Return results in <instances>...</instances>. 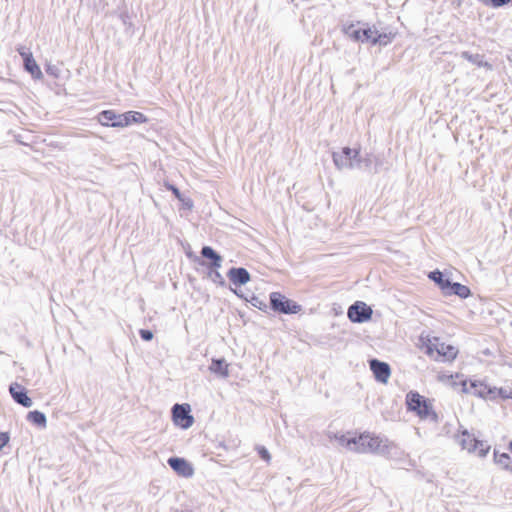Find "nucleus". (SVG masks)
I'll list each match as a JSON object with an SVG mask.
<instances>
[{
	"instance_id": "21",
	"label": "nucleus",
	"mask_w": 512,
	"mask_h": 512,
	"mask_svg": "<svg viewBox=\"0 0 512 512\" xmlns=\"http://www.w3.org/2000/svg\"><path fill=\"white\" fill-rule=\"evenodd\" d=\"M333 437L338 441L340 445L345 446L348 450L354 452L353 446H357L358 437L349 438L347 435L344 434H334Z\"/></svg>"
},
{
	"instance_id": "29",
	"label": "nucleus",
	"mask_w": 512,
	"mask_h": 512,
	"mask_svg": "<svg viewBox=\"0 0 512 512\" xmlns=\"http://www.w3.org/2000/svg\"><path fill=\"white\" fill-rule=\"evenodd\" d=\"M60 72L61 70L57 65L48 64L46 67V73L54 79H57L59 77Z\"/></svg>"
},
{
	"instance_id": "30",
	"label": "nucleus",
	"mask_w": 512,
	"mask_h": 512,
	"mask_svg": "<svg viewBox=\"0 0 512 512\" xmlns=\"http://www.w3.org/2000/svg\"><path fill=\"white\" fill-rule=\"evenodd\" d=\"M34 424L43 428L46 426V417L42 412L34 410Z\"/></svg>"
},
{
	"instance_id": "13",
	"label": "nucleus",
	"mask_w": 512,
	"mask_h": 512,
	"mask_svg": "<svg viewBox=\"0 0 512 512\" xmlns=\"http://www.w3.org/2000/svg\"><path fill=\"white\" fill-rule=\"evenodd\" d=\"M351 153L352 149L349 147L343 148L341 152H333L332 158L337 169H349V166H352L350 162Z\"/></svg>"
},
{
	"instance_id": "2",
	"label": "nucleus",
	"mask_w": 512,
	"mask_h": 512,
	"mask_svg": "<svg viewBox=\"0 0 512 512\" xmlns=\"http://www.w3.org/2000/svg\"><path fill=\"white\" fill-rule=\"evenodd\" d=\"M456 442L461 446L463 450L469 453H475L479 457H485L490 450V446L484 441L478 440L473 434L467 430H463L456 434Z\"/></svg>"
},
{
	"instance_id": "8",
	"label": "nucleus",
	"mask_w": 512,
	"mask_h": 512,
	"mask_svg": "<svg viewBox=\"0 0 512 512\" xmlns=\"http://www.w3.org/2000/svg\"><path fill=\"white\" fill-rule=\"evenodd\" d=\"M462 391L467 394H471L474 396L486 398L492 396L494 394V390L492 388H489L486 384L481 382H470L467 383V381L462 380L461 381Z\"/></svg>"
},
{
	"instance_id": "42",
	"label": "nucleus",
	"mask_w": 512,
	"mask_h": 512,
	"mask_svg": "<svg viewBox=\"0 0 512 512\" xmlns=\"http://www.w3.org/2000/svg\"><path fill=\"white\" fill-rule=\"evenodd\" d=\"M509 449L512 452V441L509 443Z\"/></svg>"
},
{
	"instance_id": "10",
	"label": "nucleus",
	"mask_w": 512,
	"mask_h": 512,
	"mask_svg": "<svg viewBox=\"0 0 512 512\" xmlns=\"http://www.w3.org/2000/svg\"><path fill=\"white\" fill-rule=\"evenodd\" d=\"M370 369L377 381L387 383L391 374L390 366L386 362L377 359L370 360Z\"/></svg>"
},
{
	"instance_id": "16",
	"label": "nucleus",
	"mask_w": 512,
	"mask_h": 512,
	"mask_svg": "<svg viewBox=\"0 0 512 512\" xmlns=\"http://www.w3.org/2000/svg\"><path fill=\"white\" fill-rule=\"evenodd\" d=\"M228 367L229 365L224 359H212L209 370L220 377L227 378L229 376Z\"/></svg>"
},
{
	"instance_id": "14",
	"label": "nucleus",
	"mask_w": 512,
	"mask_h": 512,
	"mask_svg": "<svg viewBox=\"0 0 512 512\" xmlns=\"http://www.w3.org/2000/svg\"><path fill=\"white\" fill-rule=\"evenodd\" d=\"M349 169L370 170L372 161L369 157H361L359 150L352 149Z\"/></svg>"
},
{
	"instance_id": "19",
	"label": "nucleus",
	"mask_w": 512,
	"mask_h": 512,
	"mask_svg": "<svg viewBox=\"0 0 512 512\" xmlns=\"http://www.w3.org/2000/svg\"><path fill=\"white\" fill-rule=\"evenodd\" d=\"M17 50L23 59L24 69L28 73L32 74V52L30 48L20 46Z\"/></svg>"
},
{
	"instance_id": "22",
	"label": "nucleus",
	"mask_w": 512,
	"mask_h": 512,
	"mask_svg": "<svg viewBox=\"0 0 512 512\" xmlns=\"http://www.w3.org/2000/svg\"><path fill=\"white\" fill-rule=\"evenodd\" d=\"M429 277L434 280L440 288L443 290L444 293H450L448 291L449 287H446V281H450L449 279H444L443 274L440 271H434L431 272Z\"/></svg>"
},
{
	"instance_id": "4",
	"label": "nucleus",
	"mask_w": 512,
	"mask_h": 512,
	"mask_svg": "<svg viewBox=\"0 0 512 512\" xmlns=\"http://www.w3.org/2000/svg\"><path fill=\"white\" fill-rule=\"evenodd\" d=\"M271 308L283 314H297L301 311V306L296 302L289 300L279 292H272L270 294Z\"/></svg>"
},
{
	"instance_id": "32",
	"label": "nucleus",
	"mask_w": 512,
	"mask_h": 512,
	"mask_svg": "<svg viewBox=\"0 0 512 512\" xmlns=\"http://www.w3.org/2000/svg\"><path fill=\"white\" fill-rule=\"evenodd\" d=\"M9 439L8 432H0V451L8 444Z\"/></svg>"
},
{
	"instance_id": "6",
	"label": "nucleus",
	"mask_w": 512,
	"mask_h": 512,
	"mask_svg": "<svg viewBox=\"0 0 512 512\" xmlns=\"http://www.w3.org/2000/svg\"><path fill=\"white\" fill-rule=\"evenodd\" d=\"M172 416L175 424L183 429L190 428L194 423V418L190 415V406L187 404H175L172 408Z\"/></svg>"
},
{
	"instance_id": "41",
	"label": "nucleus",
	"mask_w": 512,
	"mask_h": 512,
	"mask_svg": "<svg viewBox=\"0 0 512 512\" xmlns=\"http://www.w3.org/2000/svg\"><path fill=\"white\" fill-rule=\"evenodd\" d=\"M508 471L512 473V463H510L509 467L507 468Z\"/></svg>"
},
{
	"instance_id": "5",
	"label": "nucleus",
	"mask_w": 512,
	"mask_h": 512,
	"mask_svg": "<svg viewBox=\"0 0 512 512\" xmlns=\"http://www.w3.org/2000/svg\"><path fill=\"white\" fill-rule=\"evenodd\" d=\"M433 351H436L439 357L444 361H451L456 358L458 354V349L450 344H446L444 342H440L438 338H435L433 342L427 346V352L432 354Z\"/></svg>"
},
{
	"instance_id": "33",
	"label": "nucleus",
	"mask_w": 512,
	"mask_h": 512,
	"mask_svg": "<svg viewBox=\"0 0 512 512\" xmlns=\"http://www.w3.org/2000/svg\"><path fill=\"white\" fill-rule=\"evenodd\" d=\"M210 277L214 282L219 283V284H224V279H223L222 275L217 270L212 271L210 273Z\"/></svg>"
},
{
	"instance_id": "35",
	"label": "nucleus",
	"mask_w": 512,
	"mask_h": 512,
	"mask_svg": "<svg viewBox=\"0 0 512 512\" xmlns=\"http://www.w3.org/2000/svg\"><path fill=\"white\" fill-rule=\"evenodd\" d=\"M140 336L145 341H150L153 339V333L150 330L141 329Z\"/></svg>"
},
{
	"instance_id": "39",
	"label": "nucleus",
	"mask_w": 512,
	"mask_h": 512,
	"mask_svg": "<svg viewBox=\"0 0 512 512\" xmlns=\"http://www.w3.org/2000/svg\"><path fill=\"white\" fill-rule=\"evenodd\" d=\"M32 418H33V415H32V411H29L26 415V419L30 422H32Z\"/></svg>"
},
{
	"instance_id": "3",
	"label": "nucleus",
	"mask_w": 512,
	"mask_h": 512,
	"mask_svg": "<svg viewBox=\"0 0 512 512\" xmlns=\"http://www.w3.org/2000/svg\"><path fill=\"white\" fill-rule=\"evenodd\" d=\"M406 403L408 409L416 412L421 419L431 418L433 421L437 420L436 413L431 410V406L419 393L409 392L406 396Z\"/></svg>"
},
{
	"instance_id": "12",
	"label": "nucleus",
	"mask_w": 512,
	"mask_h": 512,
	"mask_svg": "<svg viewBox=\"0 0 512 512\" xmlns=\"http://www.w3.org/2000/svg\"><path fill=\"white\" fill-rule=\"evenodd\" d=\"M9 391L16 403L24 407H30L32 405V399L27 395V391L22 385L16 382L12 383L9 387Z\"/></svg>"
},
{
	"instance_id": "11",
	"label": "nucleus",
	"mask_w": 512,
	"mask_h": 512,
	"mask_svg": "<svg viewBox=\"0 0 512 512\" xmlns=\"http://www.w3.org/2000/svg\"><path fill=\"white\" fill-rule=\"evenodd\" d=\"M123 119L124 113L118 114L114 110H104L98 115V121L103 126L123 128V125H120V122H123Z\"/></svg>"
},
{
	"instance_id": "36",
	"label": "nucleus",
	"mask_w": 512,
	"mask_h": 512,
	"mask_svg": "<svg viewBox=\"0 0 512 512\" xmlns=\"http://www.w3.org/2000/svg\"><path fill=\"white\" fill-rule=\"evenodd\" d=\"M251 302L253 306L258 307L259 309L266 308V304L263 303L258 297H253Z\"/></svg>"
},
{
	"instance_id": "25",
	"label": "nucleus",
	"mask_w": 512,
	"mask_h": 512,
	"mask_svg": "<svg viewBox=\"0 0 512 512\" xmlns=\"http://www.w3.org/2000/svg\"><path fill=\"white\" fill-rule=\"evenodd\" d=\"M201 255L204 257V258H207V259H210V260H217V261H222V257L216 253L214 251V249H212L211 247L209 246H204L201 250Z\"/></svg>"
},
{
	"instance_id": "7",
	"label": "nucleus",
	"mask_w": 512,
	"mask_h": 512,
	"mask_svg": "<svg viewBox=\"0 0 512 512\" xmlns=\"http://www.w3.org/2000/svg\"><path fill=\"white\" fill-rule=\"evenodd\" d=\"M347 315L352 322L363 323L372 316V309L364 302L357 301L348 309Z\"/></svg>"
},
{
	"instance_id": "20",
	"label": "nucleus",
	"mask_w": 512,
	"mask_h": 512,
	"mask_svg": "<svg viewBox=\"0 0 512 512\" xmlns=\"http://www.w3.org/2000/svg\"><path fill=\"white\" fill-rule=\"evenodd\" d=\"M342 31L347 37L353 39L354 41H362L363 42V38L361 35L362 29L356 28V26L354 24L344 25L342 28Z\"/></svg>"
},
{
	"instance_id": "40",
	"label": "nucleus",
	"mask_w": 512,
	"mask_h": 512,
	"mask_svg": "<svg viewBox=\"0 0 512 512\" xmlns=\"http://www.w3.org/2000/svg\"><path fill=\"white\" fill-rule=\"evenodd\" d=\"M187 207L191 208L192 207V202L190 199H188L187 201H182Z\"/></svg>"
},
{
	"instance_id": "27",
	"label": "nucleus",
	"mask_w": 512,
	"mask_h": 512,
	"mask_svg": "<svg viewBox=\"0 0 512 512\" xmlns=\"http://www.w3.org/2000/svg\"><path fill=\"white\" fill-rule=\"evenodd\" d=\"M391 41V37L388 34L385 33H378L376 34V37L373 38V44H379V45H387Z\"/></svg>"
},
{
	"instance_id": "38",
	"label": "nucleus",
	"mask_w": 512,
	"mask_h": 512,
	"mask_svg": "<svg viewBox=\"0 0 512 512\" xmlns=\"http://www.w3.org/2000/svg\"><path fill=\"white\" fill-rule=\"evenodd\" d=\"M221 263H222V261L213 260L211 263V266L215 269H218L221 267Z\"/></svg>"
},
{
	"instance_id": "24",
	"label": "nucleus",
	"mask_w": 512,
	"mask_h": 512,
	"mask_svg": "<svg viewBox=\"0 0 512 512\" xmlns=\"http://www.w3.org/2000/svg\"><path fill=\"white\" fill-rule=\"evenodd\" d=\"M494 461L500 465L503 469L507 470L511 463V458L507 453L494 452Z\"/></svg>"
},
{
	"instance_id": "28",
	"label": "nucleus",
	"mask_w": 512,
	"mask_h": 512,
	"mask_svg": "<svg viewBox=\"0 0 512 512\" xmlns=\"http://www.w3.org/2000/svg\"><path fill=\"white\" fill-rule=\"evenodd\" d=\"M494 394H492L491 398L501 397L503 399L512 398V392L503 388H493Z\"/></svg>"
},
{
	"instance_id": "9",
	"label": "nucleus",
	"mask_w": 512,
	"mask_h": 512,
	"mask_svg": "<svg viewBox=\"0 0 512 512\" xmlns=\"http://www.w3.org/2000/svg\"><path fill=\"white\" fill-rule=\"evenodd\" d=\"M169 466L182 477H192L194 474V468L184 458L171 457L168 459Z\"/></svg>"
},
{
	"instance_id": "1",
	"label": "nucleus",
	"mask_w": 512,
	"mask_h": 512,
	"mask_svg": "<svg viewBox=\"0 0 512 512\" xmlns=\"http://www.w3.org/2000/svg\"><path fill=\"white\" fill-rule=\"evenodd\" d=\"M395 448L393 442L388 439H383L378 436H371L368 433L361 434L357 438V446H353L354 452L357 453H377L381 455L390 454L391 450Z\"/></svg>"
},
{
	"instance_id": "17",
	"label": "nucleus",
	"mask_w": 512,
	"mask_h": 512,
	"mask_svg": "<svg viewBox=\"0 0 512 512\" xmlns=\"http://www.w3.org/2000/svg\"><path fill=\"white\" fill-rule=\"evenodd\" d=\"M145 122H147V117L143 113L137 112V111H128V112L124 113V119H123V122H120V125H123V128H124L133 123H145Z\"/></svg>"
},
{
	"instance_id": "23",
	"label": "nucleus",
	"mask_w": 512,
	"mask_h": 512,
	"mask_svg": "<svg viewBox=\"0 0 512 512\" xmlns=\"http://www.w3.org/2000/svg\"><path fill=\"white\" fill-rule=\"evenodd\" d=\"M461 57L477 66H488L487 62L483 61V57L479 54H470L467 51L462 52Z\"/></svg>"
},
{
	"instance_id": "18",
	"label": "nucleus",
	"mask_w": 512,
	"mask_h": 512,
	"mask_svg": "<svg viewBox=\"0 0 512 512\" xmlns=\"http://www.w3.org/2000/svg\"><path fill=\"white\" fill-rule=\"evenodd\" d=\"M446 285V287H449V294H455L463 299L467 298L470 295V289L465 285H462L460 283H452L451 281H446Z\"/></svg>"
},
{
	"instance_id": "34",
	"label": "nucleus",
	"mask_w": 512,
	"mask_h": 512,
	"mask_svg": "<svg viewBox=\"0 0 512 512\" xmlns=\"http://www.w3.org/2000/svg\"><path fill=\"white\" fill-rule=\"evenodd\" d=\"M258 452L262 459H264L267 462L270 461V459H271L270 453L268 452V450L265 447H259Z\"/></svg>"
},
{
	"instance_id": "26",
	"label": "nucleus",
	"mask_w": 512,
	"mask_h": 512,
	"mask_svg": "<svg viewBox=\"0 0 512 512\" xmlns=\"http://www.w3.org/2000/svg\"><path fill=\"white\" fill-rule=\"evenodd\" d=\"M376 34H377V30H374L372 28H364L362 29V38H363V42L364 41H369L373 44V38L376 37Z\"/></svg>"
},
{
	"instance_id": "15",
	"label": "nucleus",
	"mask_w": 512,
	"mask_h": 512,
	"mask_svg": "<svg viewBox=\"0 0 512 512\" xmlns=\"http://www.w3.org/2000/svg\"><path fill=\"white\" fill-rule=\"evenodd\" d=\"M230 281L235 285H244L250 281V274L245 268H231L227 273Z\"/></svg>"
},
{
	"instance_id": "37",
	"label": "nucleus",
	"mask_w": 512,
	"mask_h": 512,
	"mask_svg": "<svg viewBox=\"0 0 512 512\" xmlns=\"http://www.w3.org/2000/svg\"><path fill=\"white\" fill-rule=\"evenodd\" d=\"M34 79H40L43 76L42 71L40 70L39 66L34 62Z\"/></svg>"
},
{
	"instance_id": "31",
	"label": "nucleus",
	"mask_w": 512,
	"mask_h": 512,
	"mask_svg": "<svg viewBox=\"0 0 512 512\" xmlns=\"http://www.w3.org/2000/svg\"><path fill=\"white\" fill-rule=\"evenodd\" d=\"M165 187L172 191V193L175 195V197L180 200V201H184V198L182 196V194L180 193L179 189L177 187H175L174 185L170 184V183H165Z\"/></svg>"
}]
</instances>
